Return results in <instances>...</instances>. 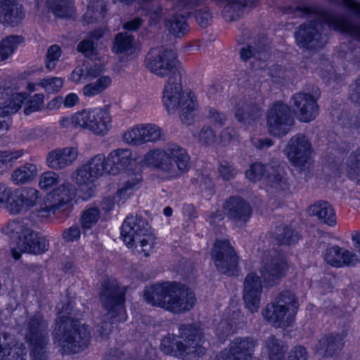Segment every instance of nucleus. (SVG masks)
I'll list each match as a JSON object with an SVG mask.
<instances>
[{
  "instance_id": "nucleus-64",
  "label": "nucleus",
  "mask_w": 360,
  "mask_h": 360,
  "mask_svg": "<svg viewBox=\"0 0 360 360\" xmlns=\"http://www.w3.org/2000/svg\"><path fill=\"white\" fill-rule=\"evenodd\" d=\"M218 172L221 178L225 181L234 178L238 172L237 169L226 161L220 162Z\"/></svg>"
},
{
  "instance_id": "nucleus-38",
  "label": "nucleus",
  "mask_w": 360,
  "mask_h": 360,
  "mask_svg": "<svg viewBox=\"0 0 360 360\" xmlns=\"http://www.w3.org/2000/svg\"><path fill=\"white\" fill-rule=\"evenodd\" d=\"M275 235V238L280 245H291L301 238L299 232L289 226L276 228Z\"/></svg>"
},
{
  "instance_id": "nucleus-24",
  "label": "nucleus",
  "mask_w": 360,
  "mask_h": 360,
  "mask_svg": "<svg viewBox=\"0 0 360 360\" xmlns=\"http://www.w3.org/2000/svg\"><path fill=\"white\" fill-rule=\"evenodd\" d=\"M25 17L22 5L17 0H0V22L15 27L22 23Z\"/></svg>"
},
{
  "instance_id": "nucleus-23",
  "label": "nucleus",
  "mask_w": 360,
  "mask_h": 360,
  "mask_svg": "<svg viewBox=\"0 0 360 360\" xmlns=\"http://www.w3.org/2000/svg\"><path fill=\"white\" fill-rule=\"evenodd\" d=\"M260 269L263 281L269 285H274L278 280L284 276L288 271L286 262L280 257L271 258L265 256Z\"/></svg>"
},
{
  "instance_id": "nucleus-29",
  "label": "nucleus",
  "mask_w": 360,
  "mask_h": 360,
  "mask_svg": "<svg viewBox=\"0 0 360 360\" xmlns=\"http://www.w3.org/2000/svg\"><path fill=\"white\" fill-rule=\"evenodd\" d=\"M105 160L107 173L115 175L131 164L133 160L132 152L129 149L118 148L112 150Z\"/></svg>"
},
{
  "instance_id": "nucleus-28",
  "label": "nucleus",
  "mask_w": 360,
  "mask_h": 360,
  "mask_svg": "<svg viewBox=\"0 0 360 360\" xmlns=\"http://www.w3.org/2000/svg\"><path fill=\"white\" fill-rule=\"evenodd\" d=\"M222 17L226 22H233L243 17L245 13L257 5V0H225Z\"/></svg>"
},
{
  "instance_id": "nucleus-63",
  "label": "nucleus",
  "mask_w": 360,
  "mask_h": 360,
  "mask_svg": "<svg viewBox=\"0 0 360 360\" xmlns=\"http://www.w3.org/2000/svg\"><path fill=\"white\" fill-rule=\"evenodd\" d=\"M195 20L202 27H206L211 24L212 15L207 7L198 9L195 13Z\"/></svg>"
},
{
  "instance_id": "nucleus-54",
  "label": "nucleus",
  "mask_w": 360,
  "mask_h": 360,
  "mask_svg": "<svg viewBox=\"0 0 360 360\" xmlns=\"http://www.w3.org/2000/svg\"><path fill=\"white\" fill-rule=\"evenodd\" d=\"M123 141L134 146L143 143L141 125L128 129L123 135Z\"/></svg>"
},
{
  "instance_id": "nucleus-57",
  "label": "nucleus",
  "mask_w": 360,
  "mask_h": 360,
  "mask_svg": "<svg viewBox=\"0 0 360 360\" xmlns=\"http://www.w3.org/2000/svg\"><path fill=\"white\" fill-rule=\"evenodd\" d=\"M141 129L143 143L148 141H156L160 137V129L155 124L141 125Z\"/></svg>"
},
{
  "instance_id": "nucleus-21",
  "label": "nucleus",
  "mask_w": 360,
  "mask_h": 360,
  "mask_svg": "<svg viewBox=\"0 0 360 360\" xmlns=\"http://www.w3.org/2000/svg\"><path fill=\"white\" fill-rule=\"evenodd\" d=\"M262 292L260 278L254 272L248 274L244 281L243 300L246 307L252 313L258 311Z\"/></svg>"
},
{
  "instance_id": "nucleus-2",
  "label": "nucleus",
  "mask_w": 360,
  "mask_h": 360,
  "mask_svg": "<svg viewBox=\"0 0 360 360\" xmlns=\"http://www.w3.org/2000/svg\"><path fill=\"white\" fill-rule=\"evenodd\" d=\"M143 297L148 304L176 314L191 310L196 300L193 292L176 282L158 283L146 287Z\"/></svg>"
},
{
  "instance_id": "nucleus-42",
  "label": "nucleus",
  "mask_w": 360,
  "mask_h": 360,
  "mask_svg": "<svg viewBox=\"0 0 360 360\" xmlns=\"http://www.w3.org/2000/svg\"><path fill=\"white\" fill-rule=\"evenodd\" d=\"M274 302L290 311L292 314H295L299 307L296 295L288 290H283L279 293Z\"/></svg>"
},
{
  "instance_id": "nucleus-48",
  "label": "nucleus",
  "mask_w": 360,
  "mask_h": 360,
  "mask_svg": "<svg viewBox=\"0 0 360 360\" xmlns=\"http://www.w3.org/2000/svg\"><path fill=\"white\" fill-rule=\"evenodd\" d=\"M19 192L25 212L34 207L40 197L39 191L34 188H25Z\"/></svg>"
},
{
  "instance_id": "nucleus-13",
  "label": "nucleus",
  "mask_w": 360,
  "mask_h": 360,
  "mask_svg": "<svg viewBox=\"0 0 360 360\" xmlns=\"http://www.w3.org/2000/svg\"><path fill=\"white\" fill-rule=\"evenodd\" d=\"M211 256L219 272L234 276L238 271L239 257L229 240H217L211 251Z\"/></svg>"
},
{
  "instance_id": "nucleus-61",
  "label": "nucleus",
  "mask_w": 360,
  "mask_h": 360,
  "mask_svg": "<svg viewBox=\"0 0 360 360\" xmlns=\"http://www.w3.org/2000/svg\"><path fill=\"white\" fill-rule=\"evenodd\" d=\"M89 175V170L87 169L85 165H83L77 170L74 176V179L75 182L79 185H89L96 181L93 176H90Z\"/></svg>"
},
{
  "instance_id": "nucleus-12",
  "label": "nucleus",
  "mask_w": 360,
  "mask_h": 360,
  "mask_svg": "<svg viewBox=\"0 0 360 360\" xmlns=\"http://www.w3.org/2000/svg\"><path fill=\"white\" fill-rule=\"evenodd\" d=\"M76 195V189L70 183H64L54 189L38 210L41 217H46L66 211Z\"/></svg>"
},
{
  "instance_id": "nucleus-8",
  "label": "nucleus",
  "mask_w": 360,
  "mask_h": 360,
  "mask_svg": "<svg viewBox=\"0 0 360 360\" xmlns=\"http://www.w3.org/2000/svg\"><path fill=\"white\" fill-rule=\"evenodd\" d=\"M176 53L170 49L156 47L150 49L145 58L146 67L160 77H168L165 86L179 87L181 82V72L177 68Z\"/></svg>"
},
{
  "instance_id": "nucleus-41",
  "label": "nucleus",
  "mask_w": 360,
  "mask_h": 360,
  "mask_svg": "<svg viewBox=\"0 0 360 360\" xmlns=\"http://www.w3.org/2000/svg\"><path fill=\"white\" fill-rule=\"evenodd\" d=\"M112 83L108 76H101L96 81L85 85L83 87V94L86 97H93L98 95L108 89Z\"/></svg>"
},
{
  "instance_id": "nucleus-16",
  "label": "nucleus",
  "mask_w": 360,
  "mask_h": 360,
  "mask_svg": "<svg viewBox=\"0 0 360 360\" xmlns=\"http://www.w3.org/2000/svg\"><path fill=\"white\" fill-rule=\"evenodd\" d=\"M285 151L292 165L302 167L309 162L312 146L304 134H297L288 141Z\"/></svg>"
},
{
  "instance_id": "nucleus-52",
  "label": "nucleus",
  "mask_w": 360,
  "mask_h": 360,
  "mask_svg": "<svg viewBox=\"0 0 360 360\" xmlns=\"http://www.w3.org/2000/svg\"><path fill=\"white\" fill-rule=\"evenodd\" d=\"M142 11L144 12V15L148 17L151 24L158 23L163 14L162 7L158 4H145L142 6Z\"/></svg>"
},
{
  "instance_id": "nucleus-43",
  "label": "nucleus",
  "mask_w": 360,
  "mask_h": 360,
  "mask_svg": "<svg viewBox=\"0 0 360 360\" xmlns=\"http://www.w3.org/2000/svg\"><path fill=\"white\" fill-rule=\"evenodd\" d=\"M266 348L269 360H285V347L275 336L271 335L266 340Z\"/></svg>"
},
{
  "instance_id": "nucleus-3",
  "label": "nucleus",
  "mask_w": 360,
  "mask_h": 360,
  "mask_svg": "<svg viewBox=\"0 0 360 360\" xmlns=\"http://www.w3.org/2000/svg\"><path fill=\"white\" fill-rule=\"evenodd\" d=\"M202 332L194 324H180L179 335L169 334L160 344L161 350L167 355L184 360H198L205 354L201 345Z\"/></svg>"
},
{
  "instance_id": "nucleus-62",
  "label": "nucleus",
  "mask_w": 360,
  "mask_h": 360,
  "mask_svg": "<svg viewBox=\"0 0 360 360\" xmlns=\"http://www.w3.org/2000/svg\"><path fill=\"white\" fill-rule=\"evenodd\" d=\"M206 110L207 112V118L214 126L221 127L225 124L226 116L224 113L212 107H208Z\"/></svg>"
},
{
  "instance_id": "nucleus-31",
  "label": "nucleus",
  "mask_w": 360,
  "mask_h": 360,
  "mask_svg": "<svg viewBox=\"0 0 360 360\" xmlns=\"http://www.w3.org/2000/svg\"><path fill=\"white\" fill-rule=\"evenodd\" d=\"M309 215L316 216L323 224L330 226L336 224V215L331 205L324 200H319L310 205L308 209Z\"/></svg>"
},
{
  "instance_id": "nucleus-58",
  "label": "nucleus",
  "mask_w": 360,
  "mask_h": 360,
  "mask_svg": "<svg viewBox=\"0 0 360 360\" xmlns=\"http://www.w3.org/2000/svg\"><path fill=\"white\" fill-rule=\"evenodd\" d=\"M217 136L212 127L204 126L198 135V141L204 146H211L216 141Z\"/></svg>"
},
{
  "instance_id": "nucleus-22",
  "label": "nucleus",
  "mask_w": 360,
  "mask_h": 360,
  "mask_svg": "<svg viewBox=\"0 0 360 360\" xmlns=\"http://www.w3.org/2000/svg\"><path fill=\"white\" fill-rule=\"evenodd\" d=\"M25 347L7 332L0 333V360H26Z\"/></svg>"
},
{
  "instance_id": "nucleus-7",
  "label": "nucleus",
  "mask_w": 360,
  "mask_h": 360,
  "mask_svg": "<svg viewBox=\"0 0 360 360\" xmlns=\"http://www.w3.org/2000/svg\"><path fill=\"white\" fill-rule=\"evenodd\" d=\"M124 243L129 248H134L138 252L148 257L155 245V236L151 233L150 226L142 217L131 215L122 223L120 231Z\"/></svg>"
},
{
  "instance_id": "nucleus-1",
  "label": "nucleus",
  "mask_w": 360,
  "mask_h": 360,
  "mask_svg": "<svg viewBox=\"0 0 360 360\" xmlns=\"http://www.w3.org/2000/svg\"><path fill=\"white\" fill-rule=\"evenodd\" d=\"M278 12L288 15L291 18L313 15L319 20L304 22L297 28L295 32V41L300 49L317 51L326 46L328 39L323 33V24L360 40V25L321 6H283L278 8Z\"/></svg>"
},
{
  "instance_id": "nucleus-47",
  "label": "nucleus",
  "mask_w": 360,
  "mask_h": 360,
  "mask_svg": "<svg viewBox=\"0 0 360 360\" xmlns=\"http://www.w3.org/2000/svg\"><path fill=\"white\" fill-rule=\"evenodd\" d=\"M25 153L24 150L0 151V173L8 170Z\"/></svg>"
},
{
  "instance_id": "nucleus-6",
  "label": "nucleus",
  "mask_w": 360,
  "mask_h": 360,
  "mask_svg": "<svg viewBox=\"0 0 360 360\" xmlns=\"http://www.w3.org/2000/svg\"><path fill=\"white\" fill-rule=\"evenodd\" d=\"M145 160L148 165L165 172L171 178H176L190 169V157L187 151L174 144L169 146L165 151L148 152Z\"/></svg>"
},
{
  "instance_id": "nucleus-17",
  "label": "nucleus",
  "mask_w": 360,
  "mask_h": 360,
  "mask_svg": "<svg viewBox=\"0 0 360 360\" xmlns=\"http://www.w3.org/2000/svg\"><path fill=\"white\" fill-rule=\"evenodd\" d=\"M256 341L251 337H238L233 339L229 352L218 355L215 360H259L253 357Z\"/></svg>"
},
{
  "instance_id": "nucleus-46",
  "label": "nucleus",
  "mask_w": 360,
  "mask_h": 360,
  "mask_svg": "<svg viewBox=\"0 0 360 360\" xmlns=\"http://www.w3.org/2000/svg\"><path fill=\"white\" fill-rule=\"evenodd\" d=\"M49 341L28 344L32 360H49Z\"/></svg>"
},
{
  "instance_id": "nucleus-10",
  "label": "nucleus",
  "mask_w": 360,
  "mask_h": 360,
  "mask_svg": "<svg viewBox=\"0 0 360 360\" xmlns=\"http://www.w3.org/2000/svg\"><path fill=\"white\" fill-rule=\"evenodd\" d=\"M163 104L169 113H174L179 109V118L182 123L191 124L198 103L195 95L191 91H181V82L179 88L174 86H165L162 97Z\"/></svg>"
},
{
  "instance_id": "nucleus-56",
  "label": "nucleus",
  "mask_w": 360,
  "mask_h": 360,
  "mask_svg": "<svg viewBox=\"0 0 360 360\" xmlns=\"http://www.w3.org/2000/svg\"><path fill=\"white\" fill-rule=\"evenodd\" d=\"M44 94H36L32 98L27 100L24 108V112L26 115H29L34 112L41 110L44 104Z\"/></svg>"
},
{
  "instance_id": "nucleus-9",
  "label": "nucleus",
  "mask_w": 360,
  "mask_h": 360,
  "mask_svg": "<svg viewBox=\"0 0 360 360\" xmlns=\"http://www.w3.org/2000/svg\"><path fill=\"white\" fill-rule=\"evenodd\" d=\"M12 239H18L17 245L22 252L41 255L48 250L49 243L45 236L34 231L24 220L9 221L4 229Z\"/></svg>"
},
{
  "instance_id": "nucleus-33",
  "label": "nucleus",
  "mask_w": 360,
  "mask_h": 360,
  "mask_svg": "<svg viewBox=\"0 0 360 360\" xmlns=\"http://www.w3.org/2000/svg\"><path fill=\"white\" fill-rule=\"evenodd\" d=\"M237 120L245 125H252L259 119V108L252 102L240 101L236 107Z\"/></svg>"
},
{
  "instance_id": "nucleus-40",
  "label": "nucleus",
  "mask_w": 360,
  "mask_h": 360,
  "mask_svg": "<svg viewBox=\"0 0 360 360\" xmlns=\"http://www.w3.org/2000/svg\"><path fill=\"white\" fill-rule=\"evenodd\" d=\"M21 36L11 35L0 41V62L6 60L17 47L23 42Z\"/></svg>"
},
{
  "instance_id": "nucleus-34",
  "label": "nucleus",
  "mask_w": 360,
  "mask_h": 360,
  "mask_svg": "<svg viewBox=\"0 0 360 360\" xmlns=\"http://www.w3.org/2000/svg\"><path fill=\"white\" fill-rule=\"evenodd\" d=\"M165 25L169 33L176 37H182L189 32V25L182 13H173L166 19Z\"/></svg>"
},
{
  "instance_id": "nucleus-4",
  "label": "nucleus",
  "mask_w": 360,
  "mask_h": 360,
  "mask_svg": "<svg viewBox=\"0 0 360 360\" xmlns=\"http://www.w3.org/2000/svg\"><path fill=\"white\" fill-rule=\"evenodd\" d=\"M87 327L77 319L60 315L55 321L52 332L53 344L63 354H73L85 349L90 342Z\"/></svg>"
},
{
  "instance_id": "nucleus-18",
  "label": "nucleus",
  "mask_w": 360,
  "mask_h": 360,
  "mask_svg": "<svg viewBox=\"0 0 360 360\" xmlns=\"http://www.w3.org/2000/svg\"><path fill=\"white\" fill-rule=\"evenodd\" d=\"M225 215L238 226L245 225L252 214L250 202L239 196L229 198L223 205Z\"/></svg>"
},
{
  "instance_id": "nucleus-26",
  "label": "nucleus",
  "mask_w": 360,
  "mask_h": 360,
  "mask_svg": "<svg viewBox=\"0 0 360 360\" xmlns=\"http://www.w3.org/2000/svg\"><path fill=\"white\" fill-rule=\"evenodd\" d=\"M77 155L78 152L76 148H56L49 153L46 163L53 169H63L71 165L77 159Z\"/></svg>"
},
{
  "instance_id": "nucleus-55",
  "label": "nucleus",
  "mask_w": 360,
  "mask_h": 360,
  "mask_svg": "<svg viewBox=\"0 0 360 360\" xmlns=\"http://www.w3.org/2000/svg\"><path fill=\"white\" fill-rule=\"evenodd\" d=\"M59 183V176L54 172L49 171L44 172L39 181V186L41 189L47 191L52 186Z\"/></svg>"
},
{
  "instance_id": "nucleus-37",
  "label": "nucleus",
  "mask_w": 360,
  "mask_h": 360,
  "mask_svg": "<svg viewBox=\"0 0 360 360\" xmlns=\"http://www.w3.org/2000/svg\"><path fill=\"white\" fill-rule=\"evenodd\" d=\"M134 37L127 32H119L114 38L112 51L116 54H129L132 52Z\"/></svg>"
},
{
  "instance_id": "nucleus-44",
  "label": "nucleus",
  "mask_w": 360,
  "mask_h": 360,
  "mask_svg": "<svg viewBox=\"0 0 360 360\" xmlns=\"http://www.w3.org/2000/svg\"><path fill=\"white\" fill-rule=\"evenodd\" d=\"M84 165L89 170V176H93L96 180L104 172L107 173V162L104 155L101 154L94 156Z\"/></svg>"
},
{
  "instance_id": "nucleus-25",
  "label": "nucleus",
  "mask_w": 360,
  "mask_h": 360,
  "mask_svg": "<svg viewBox=\"0 0 360 360\" xmlns=\"http://www.w3.org/2000/svg\"><path fill=\"white\" fill-rule=\"evenodd\" d=\"M345 335L342 333H331L322 335L314 344V352L322 356H333L343 347Z\"/></svg>"
},
{
  "instance_id": "nucleus-27",
  "label": "nucleus",
  "mask_w": 360,
  "mask_h": 360,
  "mask_svg": "<svg viewBox=\"0 0 360 360\" xmlns=\"http://www.w3.org/2000/svg\"><path fill=\"white\" fill-rule=\"evenodd\" d=\"M295 314L275 302L266 305L263 311L264 319L275 328H286L292 321Z\"/></svg>"
},
{
  "instance_id": "nucleus-36",
  "label": "nucleus",
  "mask_w": 360,
  "mask_h": 360,
  "mask_svg": "<svg viewBox=\"0 0 360 360\" xmlns=\"http://www.w3.org/2000/svg\"><path fill=\"white\" fill-rule=\"evenodd\" d=\"M37 174V166L32 163H26L13 172L11 181L15 185L24 184L32 181Z\"/></svg>"
},
{
  "instance_id": "nucleus-49",
  "label": "nucleus",
  "mask_w": 360,
  "mask_h": 360,
  "mask_svg": "<svg viewBox=\"0 0 360 360\" xmlns=\"http://www.w3.org/2000/svg\"><path fill=\"white\" fill-rule=\"evenodd\" d=\"M347 168L350 178L360 180V146L349 155Z\"/></svg>"
},
{
  "instance_id": "nucleus-45",
  "label": "nucleus",
  "mask_w": 360,
  "mask_h": 360,
  "mask_svg": "<svg viewBox=\"0 0 360 360\" xmlns=\"http://www.w3.org/2000/svg\"><path fill=\"white\" fill-rule=\"evenodd\" d=\"M100 210L96 207H87L83 211L80 222L84 234L86 231L90 230L96 224L100 218Z\"/></svg>"
},
{
  "instance_id": "nucleus-50",
  "label": "nucleus",
  "mask_w": 360,
  "mask_h": 360,
  "mask_svg": "<svg viewBox=\"0 0 360 360\" xmlns=\"http://www.w3.org/2000/svg\"><path fill=\"white\" fill-rule=\"evenodd\" d=\"M5 202L7 203L6 209L11 214H16L25 212L24 206L18 190L12 191L11 189V195H9L8 200H5Z\"/></svg>"
},
{
  "instance_id": "nucleus-15",
  "label": "nucleus",
  "mask_w": 360,
  "mask_h": 360,
  "mask_svg": "<svg viewBox=\"0 0 360 360\" xmlns=\"http://www.w3.org/2000/svg\"><path fill=\"white\" fill-rule=\"evenodd\" d=\"M265 174H266L267 184L271 187L280 190L288 188V184L283 178L280 167H274L269 165H264L261 162H255L245 172L247 178L255 182L261 180Z\"/></svg>"
},
{
  "instance_id": "nucleus-51",
  "label": "nucleus",
  "mask_w": 360,
  "mask_h": 360,
  "mask_svg": "<svg viewBox=\"0 0 360 360\" xmlns=\"http://www.w3.org/2000/svg\"><path fill=\"white\" fill-rule=\"evenodd\" d=\"M64 80L61 77H46L40 81L39 84L48 94L58 92L63 86Z\"/></svg>"
},
{
  "instance_id": "nucleus-59",
  "label": "nucleus",
  "mask_w": 360,
  "mask_h": 360,
  "mask_svg": "<svg viewBox=\"0 0 360 360\" xmlns=\"http://www.w3.org/2000/svg\"><path fill=\"white\" fill-rule=\"evenodd\" d=\"M60 56H61L60 47L56 44L51 45L48 49V51L46 53V67L49 70H53L56 67V63L58 61Z\"/></svg>"
},
{
  "instance_id": "nucleus-11",
  "label": "nucleus",
  "mask_w": 360,
  "mask_h": 360,
  "mask_svg": "<svg viewBox=\"0 0 360 360\" xmlns=\"http://www.w3.org/2000/svg\"><path fill=\"white\" fill-rule=\"evenodd\" d=\"M72 126L89 129L97 135H104L111 127L110 113L102 108L83 110L71 117Z\"/></svg>"
},
{
  "instance_id": "nucleus-39",
  "label": "nucleus",
  "mask_w": 360,
  "mask_h": 360,
  "mask_svg": "<svg viewBox=\"0 0 360 360\" xmlns=\"http://www.w3.org/2000/svg\"><path fill=\"white\" fill-rule=\"evenodd\" d=\"M142 176L139 173L128 174L125 180L123 181L121 187L116 193V195L120 199L128 198L132 191L137 187L141 182Z\"/></svg>"
},
{
  "instance_id": "nucleus-14",
  "label": "nucleus",
  "mask_w": 360,
  "mask_h": 360,
  "mask_svg": "<svg viewBox=\"0 0 360 360\" xmlns=\"http://www.w3.org/2000/svg\"><path fill=\"white\" fill-rule=\"evenodd\" d=\"M269 132L275 136H283L294 124L290 108L286 104L276 102L269 109L266 115Z\"/></svg>"
},
{
  "instance_id": "nucleus-30",
  "label": "nucleus",
  "mask_w": 360,
  "mask_h": 360,
  "mask_svg": "<svg viewBox=\"0 0 360 360\" xmlns=\"http://www.w3.org/2000/svg\"><path fill=\"white\" fill-rule=\"evenodd\" d=\"M27 97L25 93L13 92L10 86L0 85V98L6 99L3 110L10 115L16 112L21 108Z\"/></svg>"
},
{
  "instance_id": "nucleus-60",
  "label": "nucleus",
  "mask_w": 360,
  "mask_h": 360,
  "mask_svg": "<svg viewBox=\"0 0 360 360\" xmlns=\"http://www.w3.org/2000/svg\"><path fill=\"white\" fill-rule=\"evenodd\" d=\"M77 50L87 58L94 56L97 53L96 45L91 39H85L82 40L77 44Z\"/></svg>"
},
{
  "instance_id": "nucleus-20",
  "label": "nucleus",
  "mask_w": 360,
  "mask_h": 360,
  "mask_svg": "<svg viewBox=\"0 0 360 360\" xmlns=\"http://www.w3.org/2000/svg\"><path fill=\"white\" fill-rule=\"evenodd\" d=\"M24 325L25 339L28 344L49 341V323L40 312L30 316Z\"/></svg>"
},
{
  "instance_id": "nucleus-32",
  "label": "nucleus",
  "mask_w": 360,
  "mask_h": 360,
  "mask_svg": "<svg viewBox=\"0 0 360 360\" xmlns=\"http://www.w3.org/2000/svg\"><path fill=\"white\" fill-rule=\"evenodd\" d=\"M269 49L268 44L261 41L248 44L240 49V58L243 61L253 58L255 60L264 63L270 56Z\"/></svg>"
},
{
  "instance_id": "nucleus-5",
  "label": "nucleus",
  "mask_w": 360,
  "mask_h": 360,
  "mask_svg": "<svg viewBox=\"0 0 360 360\" xmlns=\"http://www.w3.org/2000/svg\"><path fill=\"white\" fill-rule=\"evenodd\" d=\"M103 308L107 311L105 319H110L108 323L104 321L98 329L102 336H107L112 328L115 322H124L127 319L125 309L126 288L119 285L116 280L104 281L99 294Z\"/></svg>"
},
{
  "instance_id": "nucleus-35",
  "label": "nucleus",
  "mask_w": 360,
  "mask_h": 360,
  "mask_svg": "<svg viewBox=\"0 0 360 360\" xmlns=\"http://www.w3.org/2000/svg\"><path fill=\"white\" fill-rule=\"evenodd\" d=\"M46 3L56 18H70L75 11L73 0H46Z\"/></svg>"
},
{
  "instance_id": "nucleus-19",
  "label": "nucleus",
  "mask_w": 360,
  "mask_h": 360,
  "mask_svg": "<svg viewBox=\"0 0 360 360\" xmlns=\"http://www.w3.org/2000/svg\"><path fill=\"white\" fill-rule=\"evenodd\" d=\"M295 114L298 120L309 122L319 114V105L314 97L307 93L299 92L291 98Z\"/></svg>"
},
{
  "instance_id": "nucleus-53",
  "label": "nucleus",
  "mask_w": 360,
  "mask_h": 360,
  "mask_svg": "<svg viewBox=\"0 0 360 360\" xmlns=\"http://www.w3.org/2000/svg\"><path fill=\"white\" fill-rule=\"evenodd\" d=\"M342 248L338 245L326 249L324 252L325 261L335 267H340Z\"/></svg>"
}]
</instances>
